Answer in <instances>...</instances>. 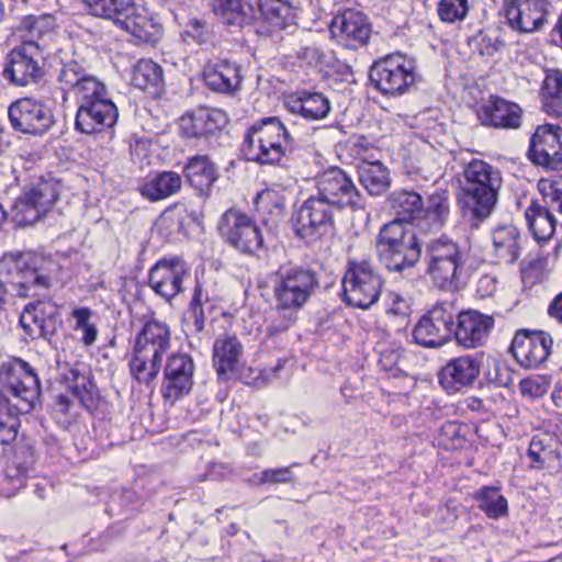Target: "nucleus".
I'll use <instances>...</instances> for the list:
<instances>
[{"label": "nucleus", "instance_id": "nucleus-7", "mask_svg": "<svg viewBox=\"0 0 562 562\" xmlns=\"http://www.w3.org/2000/svg\"><path fill=\"white\" fill-rule=\"evenodd\" d=\"M294 139L279 117H265L252 124L243 143L241 153L247 160L277 164L288 155H294Z\"/></svg>", "mask_w": 562, "mask_h": 562}, {"label": "nucleus", "instance_id": "nucleus-49", "mask_svg": "<svg viewBox=\"0 0 562 562\" xmlns=\"http://www.w3.org/2000/svg\"><path fill=\"white\" fill-rule=\"evenodd\" d=\"M479 508L492 519H498L508 512L507 499L499 494L495 486H483L475 493Z\"/></svg>", "mask_w": 562, "mask_h": 562}, {"label": "nucleus", "instance_id": "nucleus-30", "mask_svg": "<svg viewBox=\"0 0 562 562\" xmlns=\"http://www.w3.org/2000/svg\"><path fill=\"white\" fill-rule=\"evenodd\" d=\"M481 360L473 356L451 359L439 372L440 385L450 394L471 386L479 378Z\"/></svg>", "mask_w": 562, "mask_h": 562}, {"label": "nucleus", "instance_id": "nucleus-15", "mask_svg": "<svg viewBox=\"0 0 562 562\" xmlns=\"http://www.w3.org/2000/svg\"><path fill=\"white\" fill-rule=\"evenodd\" d=\"M78 102L75 126L85 134L101 133L115 125L119 111L103 85Z\"/></svg>", "mask_w": 562, "mask_h": 562}, {"label": "nucleus", "instance_id": "nucleus-19", "mask_svg": "<svg viewBox=\"0 0 562 562\" xmlns=\"http://www.w3.org/2000/svg\"><path fill=\"white\" fill-rule=\"evenodd\" d=\"M32 47L20 45L8 54L2 75L15 87L36 85L44 77V69L40 64L44 52L34 50Z\"/></svg>", "mask_w": 562, "mask_h": 562}, {"label": "nucleus", "instance_id": "nucleus-64", "mask_svg": "<svg viewBox=\"0 0 562 562\" xmlns=\"http://www.w3.org/2000/svg\"><path fill=\"white\" fill-rule=\"evenodd\" d=\"M551 42L562 49V11L550 32Z\"/></svg>", "mask_w": 562, "mask_h": 562}, {"label": "nucleus", "instance_id": "nucleus-52", "mask_svg": "<svg viewBox=\"0 0 562 562\" xmlns=\"http://www.w3.org/2000/svg\"><path fill=\"white\" fill-rule=\"evenodd\" d=\"M139 505L136 492L131 488H123L111 494L106 513L112 517L126 515L131 510L137 509Z\"/></svg>", "mask_w": 562, "mask_h": 562}, {"label": "nucleus", "instance_id": "nucleus-44", "mask_svg": "<svg viewBox=\"0 0 562 562\" xmlns=\"http://www.w3.org/2000/svg\"><path fill=\"white\" fill-rule=\"evenodd\" d=\"M133 85L153 97H160L165 89L162 68L151 59H140L133 69Z\"/></svg>", "mask_w": 562, "mask_h": 562}, {"label": "nucleus", "instance_id": "nucleus-38", "mask_svg": "<svg viewBox=\"0 0 562 562\" xmlns=\"http://www.w3.org/2000/svg\"><path fill=\"white\" fill-rule=\"evenodd\" d=\"M184 175L189 184L199 195H209L214 182L217 180V169L207 156L196 155L190 157L184 166Z\"/></svg>", "mask_w": 562, "mask_h": 562}, {"label": "nucleus", "instance_id": "nucleus-10", "mask_svg": "<svg viewBox=\"0 0 562 562\" xmlns=\"http://www.w3.org/2000/svg\"><path fill=\"white\" fill-rule=\"evenodd\" d=\"M384 280L369 259H349L342 277L344 301L361 310L374 305L381 295Z\"/></svg>", "mask_w": 562, "mask_h": 562}, {"label": "nucleus", "instance_id": "nucleus-28", "mask_svg": "<svg viewBox=\"0 0 562 562\" xmlns=\"http://www.w3.org/2000/svg\"><path fill=\"white\" fill-rule=\"evenodd\" d=\"M329 31L334 37L345 40V45L353 49L364 46L372 32L368 16L352 9L336 15L329 25Z\"/></svg>", "mask_w": 562, "mask_h": 562}, {"label": "nucleus", "instance_id": "nucleus-21", "mask_svg": "<svg viewBox=\"0 0 562 562\" xmlns=\"http://www.w3.org/2000/svg\"><path fill=\"white\" fill-rule=\"evenodd\" d=\"M528 158L532 164L546 169H561L562 127L549 123L537 126L530 138Z\"/></svg>", "mask_w": 562, "mask_h": 562}, {"label": "nucleus", "instance_id": "nucleus-32", "mask_svg": "<svg viewBox=\"0 0 562 562\" xmlns=\"http://www.w3.org/2000/svg\"><path fill=\"white\" fill-rule=\"evenodd\" d=\"M528 457L533 469L562 468V439L557 432L543 431L535 435L529 443Z\"/></svg>", "mask_w": 562, "mask_h": 562}, {"label": "nucleus", "instance_id": "nucleus-36", "mask_svg": "<svg viewBox=\"0 0 562 562\" xmlns=\"http://www.w3.org/2000/svg\"><path fill=\"white\" fill-rule=\"evenodd\" d=\"M494 254L499 262L512 265L520 257L522 236L512 224H502L492 232Z\"/></svg>", "mask_w": 562, "mask_h": 562}, {"label": "nucleus", "instance_id": "nucleus-24", "mask_svg": "<svg viewBox=\"0 0 562 562\" xmlns=\"http://www.w3.org/2000/svg\"><path fill=\"white\" fill-rule=\"evenodd\" d=\"M494 327V318L476 310L458 307L452 340L464 348L482 347Z\"/></svg>", "mask_w": 562, "mask_h": 562}, {"label": "nucleus", "instance_id": "nucleus-54", "mask_svg": "<svg viewBox=\"0 0 562 562\" xmlns=\"http://www.w3.org/2000/svg\"><path fill=\"white\" fill-rule=\"evenodd\" d=\"M538 189L549 210L562 216V181L540 180Z\"/></svg>", "mask_w": 562, "mask_h": 562}, {"label": "nucleus", "instance_id": "nucleus-42", "mask_svg": "<svg viewBox=\"0 0 562 562\" xmlns=\"http://www.w3.org/2000/svg\"><path fill=\"white\" fill-rule=\"evenodd\" d=\"M241 349V344L235 336L223 335L216 338L213 345V363L218 375L237 370Z\"/></svg>", "mask_w": 562, "mask_h": 562}, {"label": "nucleus", "instance_id": "nucleus-6", "mask_svg": "<svg viewBox=\"0 0 562 562\" xmlns=\"http://www.w3.org/2000/svg\"><path fill=\"white\" fill-rule=\"evenodd\" d=\"M375 250L380 263L387 271L402 272L420 260L423 244L415 229L400 222H389L376 236Z\"/></svg>", "mask_w": 562, "mask_h": 562}, {"label": "nucleus", "instance_id": "nucleus-22", "mask_svg": "<svg viewBox=\"0 0 562 562\" xmlns=\"http://www.w3.org/2000/svg\"><path fill=\"white\" fill-rule=\"evenodd\" d=\"M20 324L32 339L50 340L61 327L63 318L58 306L52 300H38L25 306Z\"/></svg>", "mask_w": 562, "mask_h": 562}, {"label": "nucleus", "instance_id": "nucleus-41", "mask_svg": "<svg viewBox=\"0 0 562 562\" xmlns=\"http://www.w3.org/2000/svg\"><path fill=\"white\" fill-rule=\"evenodd\" d=\"M391 209L395 214L392 222L413 223L424 216L425 205L423 198L415 191H395L390 195Z\"/></svg>", "mask_w": 562, "mask_h": 562}, {"label": "nucleus", "instance_id": "nucleus-8", "mask_svg": "<svg viewBox=\"0 0 562 562\" xmlns=\"http://www.w3.org/2000/svg\"><path fill=\"white\" fill-rule=\"evenodd\" d=\"M89 12L112 21L143 43H155L160 36V25L154 22L147 9L135 0H82Z\"/></svg>", "mask_w": 562, "mask_h": 562}, {"label": "nucleus", "instance_id": "nucleus-13", "mask_svg": "<svg viewBox=\"0 0 562 562\" xmlns=\"http://www.w3.org/2000/svg\"><path fill=\"white\" fill-rule=\"evenodd\" d=\"M369 78L382 94L402 95L416 81L415 65L401 54L387 55L372 64Z\"/></svg>", "mask_w": 562, "mask_h": 562}, {"label": "nucleus", "instance_id": "nucleus-37", "mask_svg": "<svg viewBox=\"0 0 562 562\" xmlns=\"http://www.w3.org/2000/svg\"><path fill=\"white\" fill-rule=\"evenodd\" d=\"M521 109L518 104L495 98L482 109L484 124L496 128H518L521 124Z\"/></svg>", "mask_w": 562, "mask_h": 562}, {"label": "nucleus", "instance_id": "nucleus-4", "mask_svg": "<svg viewBox=\"0 0 562 562\" xmlns=\"http://www.w3.org/2000/svg\"><path fill=\"white\" fill-rule=\"evenodd\" d=\"M468 260L467 251L457 241L441 236L426 245L425 274L434 288L454 292L469 279Z\"/></svg>", "mask_w": 562, "mask_h": 562}, {"label": "nucleus", "instance_id": "nucleus-23", "mask_svg": "<svg viewBox=\"0 0 562 562\" xmlns=\"http://www.w3.org/2000/svg\"><path fill=\"white\" fill-rule=\"evenodd\" d=\"M553 347L551 335L544 330H518L510 345L517 362L524 368H538L550 357Z\"/></svg>", "mask_w": 562, "mask_h": 562}, {"label": "nucleus", "instance_id": "nucleus-2", "mask_svg": "<svg viewBox=\"0 0 562 562\" xmlns=\"http://www.w3.org/2000/svg\"><path fill=\"white\" fill-rule=\"evenodd\" d=\"M319 286L317 273L306 267H280L272 292L273 307L267 325V336L285 333L297 319V313Z\"/></svg>", "mask_w": 562, "mask_h": 562}, {"label": "nucleus", "instance_id": "nucleus-62", "mask_svg": "<svg viewBox=\"0 0 562 562\" xmlns=\"http://www.w3.org/2000/svg\"><path fill=\"white\" fill-rule=\"evenodd\" d=\"M209 303V293L203 290L201 283L196 282L194 292L190 302V307L204 306Z\"/></svg>", "mask_w": 562, "mask_h": 562}, {"label": "nucleus", "instance_id": "nucleus-20", "mask_svg": "<svg viewBox=\"0 0 562 562\" xmlns=\"http://www.w3.org/2000/svg\"><path fill=\"white\" fill-rule=\"evenodd\" d=\"M190 268L184 260L175 256L158 260L149 270V286L153 291L170 302L184 289L183 283L190 279Z\"/></svg>", "mask_w": 562, "mask_h": 562}, {"label": "nucleus", "instance_id": "nucleus-27", "mask_svg": "<svg viewBox=\"0 0 562 562\" xmlns=\"http://www.w3.org/2000/svg\"><path fill=\"white\" fill-rule=\"evenodd\" d=\"M227 121L226 113L220 109L199 108L183 114L179 125L183 137L209 140Z\"/></svg>", "mask_w": 562, "mask_h": 562}, {"label": "nucleus", "instance_id": "nucleus-39", "mask_svg": "<svg viewBox=\"0 0 562 562\" xmlns=\"http://www.w3.org/2000/svg\"><path fill=\"white\" fill-rule=\"evenodd\" d=\"M212 10L222 23L241 29L249 25L255 10L249 0H211Z\"/></svg>", "mask_w": 562, "mask_h": 562}, {"label": "nucleus", "instance_id": "nucleus-56", "mask_svg": "<svg viewBox=\"0 0 562 562\" xmlns=\"http://www.w3.org/2000/svg\"><path fill=\"white\" fill-rule=\"evenodd\" d=\"M550 387V381L544 375H537L532 378L522 379L519 382V391L521 395L531 398L543 396Z\"/></svg>", "mask_w": 562, "mask_h": 562}, {"label": "nucleus", "instance_id": "nucleus-26", "mask_svg": "<svg viewBox=\"0 0 562 562\" xmlns=\"http://www.w3.org/2000/svg\"><path fill=\"white\" fill-rule=\"evenodd\" d=\"M508 25L520 33L540 30L547 21L548 2L544 0H512L504 5Z\"/></svg>", "mask_w": 562, "mask_h": 562}, {"label": "nucleus", "instance_id": "nucleus-61", "mask_svg": "<svg viewBox=\"0 0 562 562\" xmlns=\"http://www.w3.org/2000/svg\"><path fill=\"white\" fill-rule=\"evenodd\" d=\"M91 310L89 307H78L75 308L71 313L72 317L76 321L75 329L79 330L83 326L90 323Z\"/></svg>", "mask_w": 562, "mask_h": 562}, {"label": "nucleus", "instance_id": "nucleus-11", "mask_svg": "<svg viewBox=\"0 0 562 562\" xmlns=\"http://www.w3.org/2000/svg\"><path fill=\"white\" fill-rule=\"evenodd\" d=\"M221 238L232 248L244 255L257 256L265 248L260 226L247 213L232 207L226 210L217 224Z\"/></svg>", "mask_w": 562, "mask_h": 562}, {"label": "nucleus", "instance_id": "nucleus-16", "mask_svg": "<svg viewBox=\"0 0 562 562\" xmlns=\"http://www.w3.org/2000/svg\"><path fill=\"white\" fill-rule=\"evenodd\" d=\"M58 183L40 180L32 183L16 199L12 207V220L18 226H29L41 221L59 196Z\"/></svg>", "mask_w": 562, "mask_h": 562}, {"label": "nucleus", "instance_id": "nucleus-25", "mask_svg": "<svg viewBox=\"0 0 562 562\" xmlns=\"http://www.w3.org/2000/svg\"><path fill=\"white\" fill-rule=\"evenodd\" d=\"M194 362L187 353L169 356L164 370L162 395L175 403L188 395L193 386Z\"/></svg>", "mask_w": 562, "mask_h": 562}, {"label": "nucleus", "instance_id": "nucleus-33", "mask_svg": "<svg viewBox=\"0 0 562 562\" xmlns=\"http://www.w3.org/2000/svg\"><path fill=\"white\" fill-rule=\"evenodd\" d=\"M25 32L21 45L33 46L32 49L45 52L54 42L56 19L52 14L27 15L22 21Z\"/></svg>", "mask_w": 562, "mask_h": 562}, {"label": "nucleus", "instance_id": "nucleus-50", "mask_svg": "<svg viewBox=\"0 0 562 562\" xmlns=\"http://www.w3.org/2000/svg\"><path fill=\"white\" fill-rule=\"evenodd\" d=\"M469 45L476 49L482 56H493L505 46V42L501 38L498 30L487 29L481 30L470 37Z\"/></svg>", "mask_w": 562, "mask_h": 562}, {"label": "nucleus", "instance_id": "nucleus-47", "mask_svg": "<svg viewBox=\"0 0 562 562\" xmlns=\"http://www.w3.org/2000/svg\"><path fill=\"white\" fill-rule=\"evenodd\" d=\"M162 360L156 356L133 349V356L130 360L131 374L138 383L149 385L157 378Z\"/></svg>", "mask_w": 562, "mask_h": 562}, {"label": "nucleus", "instance_id": "nucleus-12", "mask_svg": "<svg viewBox=\"0 0 562 562\" xmlns=\"http://www.w3.org/2000/svg\"><path fill=\"white\" fill-rule=\"evenodd\" d=\"M457 315L456 302H437L414 326L412 331L414 342L425 348H438L450 342Z\"/></svg>", "mask_w": 562, "mask_h": 562}, {"label": "nucleus", "instance_id": "nucleus-18", "mask_svg": "<svg viewBox=\"0 0 562 562\" xmlns=\"http://www.w3.org/2000/svg\"><path fill=\"white\" fill-rule=\"evenodd\" d=\"M337 210L351 207L362 210L364 201L352 180L339 168L325 170L317 178V193Z\"/></svg>", "mask_w": 562, "mask_h": 562}, {"label": "nucleus", "instance_id": "nucleus-55", "mask_svg": "<svg viewBox=\"0 0 562 562\" xmlns=\"http://www.w3.org/2000/svg\"><path fill=\"white\" fill-rule=\"evenodd\" d=\"M469 12L468 0H440L437 13L445 23H456L464 20Z\"/></svg>", "mask_w": 562, "mask_h": 562}, {"label": "nucleus", "instance_id": "nucleus-3", "mask_svg": "<svg viewBox=\"0 0 562 562\" xmlns=\"http://www.w3.org/2000/svg\"><path fill=\"white\" fill-rule=\"evenodd\" d=\"M459 182L464 213L476 222L490 217L503 187L501 169L482 159H472L463 167Z\"/></svg>", "mask_w": 562, "mask_h": 562}, {"label": "nucleus", "instance_id": "nucleus-60", "mask_svg": "<svg viewBox=\"0 0 562 562\" xmlns=\"http://www.w3.org/2000/svg\"><path fill=\"white\" fill-rule=\"evenodd\" d=\"M402 359L398 348H386L380 352V364L385 371L394 370Z\"/></svg>", "mask_w": 562, "mask_h": 562}, {"label": "nucleus", "instance_id": "nucleus-59", "mask_svg": "<svg viewBox=\"0 0 562 562\" xmlns=\"http://www.w3.org/2000/svg\"><path fill=\"white\" fill-rule=\"evenodd\" d=\"M184 325L191 334H200L205 327L204 307H188L183 316Z\"/></svg>", "mask_w": 562, "mask_h": 562}, {"label": "nucleus", "instance_id": "nucleus-40", "mask_svg": "<svg viewBox=\"0 0 562 562\" xmlns=\"http://www.w3.org/2000/svg\"><path fill=\"white\" fill-rule=\"evenodd\" d=\"M541 110L562 121V70L547 69L540 88Z\"/></svg>", "mask_w": 562, "mask_h": 562}, {"label": "nucleus", "instance_id": "nucleus-48", "mask_svg": "<svg viewBox=\"0 0 562 562\" xmlns=\"http://www.w3.org/2000/svg\"><path fill=\"white\" fill-rule=\"evenodd\" d=\"M260 19L272 30L284 29L292 18V7L283 0H258Z\"/></svg>", "mask_w": 562, "mask_h": 562}, {"label": "nucleus", "instance_id": "nucleus-29", "mask_svg": "<svg viewBox=\"0 0 562 562\" xmlns=\"http://www.w3.org/2000/svg\"><path fill=\"white\" fill-rule=\"evenodd\" d=\"M57 81L63 91L64 101L67 100L69 93H74L79 101L104 85L95 76L90 75L78 60L64 63L58 70Z\"/></svg>", "mask_w": 562, "mask_h": 562}, {"label": "nucleus", "instance_id": "nucleus-35", "mask_svg": "<svg viewBox=\"0 0 562 562\" xmlns=\"http://www.w3.org/2000/svg\"><path fill=\"white\" fill-rule=\"evenodd\" d=\"M292 114H297L306 121H319L330 113L331 105L327 97L319 92L301 91L291 97L286 103Z\"/></svg>", "mask_w": 562, "mask_h": 562}, {"label": "nucleus", "instance_id": "nucleus-45", "mask_svg": "<svg viewBox=\"0 0 562 562\" xmlns=\"http://www.w3.org/2000/svg\"><path fill=\"white\" fill-rule=\"evenodd\" d=\"M182 178L175 171H162L148 179L140 188L144 198L150 201L167 199L180 191Z\"/></svg>", "mask_w": 562, "mask_h": 562}, {"label": "nucleus", "instance_id": "nucleus-43", "mask_svg": "<svg viewBox=\"0 0 562 562\" xmlns=\"http://www.w3.org/2000/svg\"><path fill=\"white\" fill-rule=\"evenodd\" d=\"M525 217L528 228L537 241H547L553 236L557 218L544 203L531 202L525 211Z\"/></svg>", "mask_w": 562, "mask_h": 562}, {"label": "nucleus", "instance_id": "nucleus-17", "mask_svg": "<svg viewBox=\"0 0 562 562\" xmlns=\"http://www.w3.org/2000/svg\"><path fill=\"white\" fill-rule=\"evenodd\" d=\"M12 128L16 132L40 136L47 133L54 124L50 108L34 98H21L8 108Z\"/></svg>", "mask_w": 562, "mask_h": 562}, {"label": "nucleus", "instance_id": "nucleus-51", "mask_svg": "<svg viewBox=\"0 0 562 562\" xmlns=\"http://www.w3.org/2000/svg\"><path fill=\"white\" fill-rule=\"evenodd\" d=\"M295 57L307 66L324 67L330 65V53L324 45L315 42H304L295 50Z\"/></svg>", "mask_w": 562, "mask_h": 562}, {"label": "nucleus", "instance_id": "nucleus-31", "mask_svg": "<svg viewBox=\"0 0 562 562\" xmlns=\"http://www.w3.org/2000/svg\"><path fill=\"white\" fill-rule=\"evenodd\" d=\"M203 80L214 92L234 94L241 85L240 68L226 58L210 60L203 68Z\"/></svg>", "mask_w": 562, "mask_h": 562}, {"label": "nucleus", "instance_id": "nucleus-53", "mask_svg": "<svg viewBox=\"0 0 562 562\" xmlns=\"http://www.w3.org/2000/svg\"><path fill=\"white\" fill-rule=\"evenodd\" d=\"M450 202L449 192L439 189L429 195L424 215L432 218V221L442 224L449 215Z\"/></svg>", "mask_w": 562, "mask_h": 562}, {"label": "nucleus", "instance_id": "nucleus-58", "mask_svg": "<svg viewBox=\"0 0 562 562\" xmlns=\"http://www.w3.org/2000/svg\"><path fill=\"white\" fill-rule=\"evenodd\" d=\"M36 463L34 449L29 445H21L15 449L14 464L19 475L26 476Z\"/></svg>", "mask_w": 562, "mask_h": 562}, {"label": "nucleus", "instance_id": "nucleus-9", "mask_svg": "<svg viewBox=\"0 0 562 562\" xmlns=\"http://www.w3.org/2000/svg\"><path fill=\"white\" fill-rule=\"evenodd\" d=\"M63 379L69 393L57 394L50 406L57 422L67 425L78 416L79 406L88 412L97 409L101 396L89 372L71 368Z\"/></svg>", "mask_w": 562, "mask_h": 562}, {"label": "nucleus", "instance_id": "nucleus-14", "mask_svg": "<svg viewBox=\"0 0 562 562\" xmlns=\"http://www.w3.org/2000/svg\"><path fill=\"white\" fill-rule=\"evenodd\" d=\"M334 207L314 194L292 215L295 235L313 245L329 235L334 228Z\"/></svg>", "mask_w": 562, "mask_h": 562}, {"label": "nucleus", "instance_id": "nucleus-1", "mask_svg": "<svg viewBox=\"0 0 562 562\" xmlns=\"http://www.w3.org/2000/svg\"><path fill=\"white\" fill-rule=\"evenodd\" d=\"M41 394L40 380L23 360L0 367V445L11 443L18 436L19 415L30 413Z\"/></svg>", "mask_w": 562, "mask_h": 562}, {"label": "nucleus", "instance_id": "nucleus-34", "mask_svg": "<svg viewBox=\"0 0 562 562\" xmlns=\"http://www.w3.org/2000/svg\"><path fill=\"white\" fill-rule=\"evenodd\" d=\"M170 345L171 333L168 325L157 319H150L137 334L134 349L164 359Z\"/></svg>", "mask_w": 562, "mask_h": 562}, {"label": "nucleus", "instance_id": "nucleus-46", "mask_svg": "<svg viewBox=\"0 0 562 562\" xmlns=\"http://www.w3.org/2000/svg\"><path fill=\"white\" fill-rule=\"evenodd\" d=\"M359 181L370 195H381L390 187V173L379 160L361 161L358 166Z\"/></svg>", "mask_w": 562, "mask_h": 562}, {"label": "nucleus", "instance_id": "nucleus-5", "mask_svg": "<svg viewBox=\"0 0 562 562\" xmlns=\"http://www.w3.org/2000/svg\"><path fill=\"white\" fill-rule=\"evenodd\" d=\"M55 263L50 257L34 251L10 252L0 259V277L19 296H29L50 286Z\"/></svg>", "mask_w": 562, "mask_h": 562}, {"label": "nucleus", "instance_id": "nucleus-63", "mask_svg": "<svg viewBox=\"0 0 562 562\" xmlns=\"http://www.w3.org/2000/svg\"><path fill=\"white\" fill-rule=\"evenodd\" d=\"M548 314L550 317L562 324V292L559 293L549 304Z\"/></svg>", "mask_w": 562, "mask_h": 562}, {"label": "nucleus", "instance_id": "nucleus-57", "mask_svg": "<svg viewBox=\"0 0 562 562\" xmlns=\"http://www.w3.org/2000/svg\"><path fill=\"white\" fill-rule=\"evenodd\" d=\"M256 484H284L293 482V473L291 467L278 469H266L260 474H255Z\"/></svg>", "mask_w": 562, "mask_h": 562}]
</instances>
